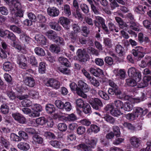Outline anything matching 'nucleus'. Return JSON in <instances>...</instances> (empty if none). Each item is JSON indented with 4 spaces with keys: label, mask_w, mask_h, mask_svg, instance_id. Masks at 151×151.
<instances>
[{
    "label": "nucleus",
    "mask_w": 151,
    "mask_h": 151,
    "mask_svg": "<svg viewBox=\"0 0 151 151\" xmlns=\"http://www.w3.org/2000/svg\"><path fill=\"white\" fill-rule=\"evenodd\" d=\"M44 136L47 138L50 139H55V134L53 133L48 131L45 132Z\"/></svg>",
    "instance_id": "6e6d98bb"
},
{
    "label": "nucleus",
    "mask_w": 151,
    "mask_h": 151,
    "mask_svg": "<svg viewBox=\"0 0 151 151\" xmlns=\"http://www.w3.org/2000/svg\"><path fill=\"white\" fill-rule=\"evenodd\" d=\"M88 102L92 107L96 110H99V107L103 106L101 101L97 98L90 99L88 100Z\"/></svg>",
    "instance_id": "0eeeda50"
},
{
    "label": "nucleus",
    "mask_w": 151,
    "mask_h": 151,
    "mask_svg": "<svg viewBox=\"0 0 151 151\" xmlns=\"http://www.w3.org/2000/svg\"><path fill=\"white\" fill-rule=\"evenodd\" d=\"M62 9L63 10V13L66 16L69 17L71 15V12L69 5L65 4L62 7Z\"/></svg>",
    "instance_id": "a878e982"
},
{
    "label": "nucleus",
    "mask_w": 151,
    "mask_h": 151,
    "mask_svg": "<svg viewBox=\"0 0 151 151\" xmlns=\"http://www.w3.org/2000/svg\"><path fill=\"white\" fill-rule=\"evenodd\" d=\"M80 8L82 11L85 14H87L89 12L88 7L85 4H81L80 5Z\"/></svg>",
    "instance_id": "09e8293b"
},
{
    "label": "nucleus",
    "mask_w": 151,
    "mask_h": 151,
    "mask_svg": "<svg viewBox=\"0 0 151 151\" xmlns=\"http://www.w3.org/2000/svg\"><path fill=\"white\" fill-rule=\"evenodd\" d=\"M140 139V138H137L133 136V147L140 148V146H141V141Z\"/></svg>",
    "instance_id": "b1692460"
},
{
    "label": "nucleus",
    "mask_w": 151,
    "mask_h": 151,
    "mask_svg": "<svg viewBox=\"0 0 151 151\" xmlns=\"http://www.w3.org/2000/svg\"><path fill=\"white\" fill-rule=\"evenodd\" d=\"M47 12L48 15L52 17L58 16L60 13L59 9L54 7H48Z\"/></svg>",
    "instance_id": "9d476101"
},
{
    "label": "nucleus",
    "mask_w": 151,
    "mask_h": 151,
    "mask_svg": "<svg viewBox=\"0 0 151 151\" xmlns=\"http://www.w3.org/2000/svg\"><path fill=\"white\" fill-rule=\"evenodd\" d=\"M35 38L42 45H45L46 43V39L45 36L41 34L36 35Z\"/></svg>",
    "instance_id": "f3484780"
},
{
    "label": "nucleus",
    "mask_w": 151,
    "mask_h": 151,
    "mask_svg": "<svg viewBox=\"0 0 151 151\" xmlns=\"http://www.w3.org/2000/svg\"><path fill=\"white\" fill-rule=\"evenodd\" d=\"M11 140L15 142H18L20 140L19 137L14 133H12L10 135Z\"/></svg>",
    "instance_id": "5fc2aeb1"
},
{
    "label": "nucleus",
    "mask_w": 151,
    "mask_h": 151,
    "mask_svg": "<svg viewBox=\"0 0 151 151\" xmlns=\"http://www.w3.org/2000/svg\"><path fill=\"white\" fill-rule=\"evenodd\" d=\"M58 22L66 29H69L70 23V19L65 17H61L59 19Z\"/></svg>",
    "instance_id": "6e6552de"
},
{
    "label": "nucleus",
    "mask_w": 151,
    "mask_h": 151,
    "mask_svg": "<svg viewBox=\"0 0 151 151\" xmlns=\"http://www.w3.org/2000/svg\"><path fill=\"white\" fill-rule=\"evenodd\" d=\"M86 51L88 53L91 55L98 56L99 54V52L97 50L91 47H88Z\"/></svg>",
    "instance_id": "c756f323"
},
{
    "label": "nucleus",
    "mask_w": 151,
    "mask_h": 151,
    "mask_svg": "<svg viewBox=\"0 0 151 151\" xmlns=\"http://www.w3.org/2000/svg\"><path fill=\"white\" fill-rule=\"evenodd\" d=\"M143 48L140 47H137L135 49H133V54L139 58H142L144 56Z\"/></svg>",
    "instance_id": "9b49d317"
},
{
    "label": "nucleus",
    "mask_w": 151,
    "mask_h": 151,
    "mask_svg": "<svg viewBox=\"0 0 151 151\" xmlns=\"http://www.w3.org/2000/svg\"><path fill=\"white\" fill-rule=\"evenodd\" d=\"M28 17L29 19L32 22H37V18L35 14L32 12L29 13L28 14Z\"/></svg>",
    "instance_id": "338daca9"
},
{
    "label": "nucleus",
    "mask_w": 151,
    "mask_h": 151,
    "mask_svg": "<svg viewBox=\"0 0 151 151\" xmlns=\"http://www.w3.org/2000/svg\"><path fill=\"white\" fill-rule=\"evenodd\" d=\"M89 90V88L86 83L82 81L78 82V90L77 91L78 95L86 99L87 97V95L84 93L88 92Z\"/></svg>",
    "instance_id": "7ed1b4c3"
},
{
    "label": "nucleus",
    "mask_w": 151,
    "mask_h": 151,
    "mask_svg": "<svg viewBox=\"0 0 151 151\" xmlns=\"http://www.w3.org/2000/svg\"><path fill=\"white\" fill-rule=\"evenodd\" d=\"M29 61L30 64L32 66L35 67L37 66L38 63L35 56H31L30 57Z\"/></svg>",
    "instance_id": "58836bf2"
},
{
    "label": "nucleus",
    "mask_w": 151,
    "mask_h": 151,
    "mask_svg": "<svg viewBox=\"0 0 151 151\" xmlns=\"http://www.w3.org/2000/svg\"><path fill=\"white\" fill-rule=\"evenodd\" d=\"M104 118L106 121L111 123L114 122V119L108 114H106L104 116Z\"/></svg>",
    "instance_id": "69168bd1"
},
{
    "label": "nucleus",
    "mask_w": 151,
    "mask_h": 151,
    "mask_svg": "<svg viewBox=\"0 0 151 151\" xmlns=\"http://www.w3.org/2000/svg\"><path fill=\"white\" fill-rule=\"evenodd\" d=\"M77 113H81V111L83 110L85 113H90L91 112V107L90 105L88 104H85L82 108H76Z\"/></svg>",
    "instance_id": "2eb2a0df"
},
{
    "label": "nucleus",
    "mask_w": 151,
    "mask_h": 151,
    "mask_svg": "<svg viewBox=\"0 0 151 151\" xmlns=\"http://www.w3.org/2000/svg\"><path fill=\"white\" fill-rule=\"evenodd\" d=\"M49 25L52 29L57 31H60L61 30V27L57 22H50L49 23Z\"/></svg>",
    "instance_id": "5701e85b"
},
{
    "label": "nucleus",
    "mask_w": 151,
    "mask_h": 151,
    "mask_svg": "<svg viewBox=\"0 0 151 151\" xmlns=\"http://www.w3.org/2000/svg\"><path fill=\"white\" fill-rule=\"evenodd\" d=\"M113 129L114 132V134L116 137H119L120 134V132L119 128L117 126H114L113 127Z\"/></svg>",
    "instance_id": "3c124183"
},
{
    "label": "nucleus",
    "mask_w": 151,
    "mask_h": 151,
    "mask_svg": "<svg viewBox=\"0 0 151 151\" xmlns=\"http://www.w3.org/2000/svg\"><path fill=\"white\" fill-rule=\"evenodd\" d=\"M72 28L74 32L76 33L80 32V28L78 24H73L72 25Z\"/></svg>",
    "instance_id": "774afa93"
},
{
    "label": "nucleus",
    "mask_w": 151,
    "mask_h": 151,
    "mask_svg": "<svg viewBox=\"0 0 151 151\" xmlns=\"http://www.w3.org/2000/svg\"><path fill=\"white\" fill-rule=\"evenodd\" d=\"M79 60L81 62H86L89 58V56L85 49H78L76 52Z\"/></svg>",
    "instance_id": "39448f33"
},
{
    "label": "nucleus",
    "mask_w": 151,
    "mask_h": 151,
    "mask_svg": "<svg viewBox=\"0 0 151 151\" xmlns=\"http://www.w3.org/2000/svg\"><path fill=\"white\" fill-rule=\"evenodd\" d=\"M81 30L85 34L83 35L84 36L86 37L90 33V30L88 27L85 25L82 26L81 27Z\"/></svg>",
    "instance_id": "c03bdc74"
},
{
    "label": "nucleus",
    "mask_w": 151,
    "mask_h": 151,
    "mask_svg": "<svg viewBox=\"0 0 151 151\" xmlns=\"http://www.w3.org/2000/svg\"><path fill=\"white\" fill-rule=\"evenodd\" d=\"M34 51L36 54L39 56H44L45 55L44 50L40 47H35Z\"/></svg>",
    "instance_id": "c85d7f7f"
},
{
    "label": "nucleus",
    "mask_w": 151,
    "mask_h": 151,
    "mask_svg": "<svg viewBox=\"0 0 151 151\" xmlns=\"http://www.w3.org/2000/svg\"><path fill=\"white\" fill-rule=\"evenodd\" d=\"M58 128L60 131L65 132L67 129V126L65 123H60L58 125Z\"/></svg>",
    "instance_id": "49530a36"
},
{
    "label": "nucleus",
    "mask_w": 151,
    "mask_h": 151,
    "mask_svg": "<svg viewBox=\"0 0 151 151\" xmlns=\"http://www.w3.org/2000/svg\"><path fill=\"white\" fill-rule=\"evenodd\" d=\"M117 75L121 79H124L125 78L126 72L124 69H121L117 73Z\"/></svg>",
    "instance_id": "a18cd8bd"
},
{
    "label": "nucleus",
    "mask_w": 151,
    "mask_h": 151,
    "mask_svg": "<svg viewBox=\"0 0 151 151\" xmlns=\"http://www.w3.org/2000/svg\"><path fill=\"white\" fill-rule=\"evenodd\" d=\"M36 122L38 124L43 125L47 122V121L44 117H41L37 119Z\"/></svg>",
    "instance_id": "13d9d810"
},
{
    "label": "nucleus",
    "mask_w": 151,
    "mask_h": 151,
    "mask_svg": "<svg viewBox=\"0 0 151 151\" xmlns=\"http://www.w3.org/2000/svg\"><path fill=\"white\" fill-rule=\"evenodd\" d=\"M9 7L10 14L14 17H22L24 11L22 9L21 3L18 0H4Z\"/></svg>",
    "instance_id": "f257e3e1"
},
{
    "label": "nucleus",
    "mask_w": 151,
    "mask_h": 151,
    "mask_svg": "<svg viewBox=\"0 0 151 151\" xmlns=\"http://www.w3.org/2000/svg\"><path fill=\"white\" fill-rule=\"evenodd\" d=\"M32 139L34 142L38 144H41L43 142V139L38 135H34Z\"/></svg>",
    "instance_id": "c9c22d12"
},
{
    "label": "nucleus",
    "mask_w": 151,
    "mask_h": 151,
    "mask_svg": "<svg viewBox=\"0 0 151 151\" xmlns=\"http://www.w3.org/2000/svg\"><path fill=\"white\" fill-rule=\"evenodd\" d=\"M50 50L52 52L57 54L60 51V47L56 44H52L50 45Z\"/></svg>",
    "instance_id": "cd10ccee"
},
{
    "label": "nucleus",
    "mask_w": 151,
    "mask_h": 151,
    "mask_svg": "<svg viewBox=\"0 0 151 151\" xmlns=\"http://www.w3.org/2000/svg\"><path fill=\"white\" fill-rule=\"evenodd\" d=\"M115 50L119 56H122L125 54V52L124 48L120 45H116Z\"/></svg>",
    "instance_id": "393cba45"
},
{
    "label": "nucleus",
    "mask_w": 151,
    "mask_h": 151,
    "mask_svg": "<svg viewBox=\"0 0 151 151\" xmlns=\"http://www.w3.org/2000/svg\"><path fill=\"white\" fill-rule=\"evenodd\" d=\"M32 109L34 112H38L41 111L42 110L41 106L39 104H35L32 107Z\"/></svg>",
    "instance_id": "bf43d9fd"
},
{
    "label": "nucleus",
    "mask_w": 151,
    "mask_h": 151,
    "mask_svg": "<svg viewBox=\"0 0 151 151\" xmlns=\"http://www.w3.org/2000/svg\"><path fill=\"white\" fill-rule=\"evenodd\" d=\"M46 70L45 64L43 62H41L40 63L39 66V71L41 73H44Z\"/></svg>",
    "instance_id": "ea45409f"
},
{
    "label": "nucleus",
    "mask_w": 151,
    "mask_h": 151,
    "mask_svg": "<svg viewBox=\"0 0 151 151\" xmlns=\"http://www.w3.org/2000/svg\"><path fill=\"white\" fill-rule=\"evenodd\" d=\"M108 26L110 31H115L116 32H117L119 31V29L116 27L115 25L112 22H109L108 23Z\"/></svg>",
    "instance_id": "37998d69"
},
{
    "label": "nucleus",
    "mask_w": 151,
    "mask_h": 151,
    "mask_svg": "<svg viewBox=\"0 0 151 151\" xmlns=\"http://www.w3.org/2000/svg\"><path fill=\"white\" fill-rule=\"evenodd\" d=\"M100 128L95 124H91L90 126V128L88 130L89 132H93L96 133L99 131Z\"/></svg>",
    "instance_id": "473e14b6"
},
{
    "label": "nucleus",
    "mask_w": 151,
    "mask_h": 151,
    "mask_svg": "<svg viewBox=\"0 0 151 151\" xmlns=\"http://www.w3.org/2000/svg\"><path fill=\"white\" fill-rule=\"evenodd\" d=\"M17 147L23 151H27L30 148L29 144L26 142H21L19 143L17 145Z\"/></svg>",
    "instance_id": "a211bd4d"
},
{
    "label": "nucleus",
    "mask_w": 151,
    "mask_h": 151,
    "mask_svg": "<svg viewBox=\"0 0 151 151\" xmlns=\"http://www.w3.org/2000/svg\"><path fill=\"white\" fill-rule=\"evenodd\" d=\"M12 45L22 53H27L26 49L24 47L22 46L19 43L14 41L12 44Z\"/></svg>",
    "instance_id": "dca6fc26"
},
{
    "label": "nucleus",
    "mask_w": 151,
    "mask_h": 151,
    "mask_svg": "<svg viewBox=\"0 0 151 151\" xmlns=\"http://www.w3.org/2000/svg\"><path fill=\"white\" fill-rule=\"evenodd\" d=\"M115 19L116 22L119 25L120 28L124 29L123 26L126 27V24L124 23L120 17H115Z\"/></svg>",
    "instance_id": "a19ab883"
},
{
    "label": "nucleus",
    "mask_w": 151,
    "mask_h": 151,
    "mask_svg": "<svg viewBox=\"0 0 151 151\" xmlns=\"http://www.w3.org/2000/svg\"><path fill=\"white\" fill-rule=\"evenodd\" d=\"M1 110L3 113H7L9 111L8 106L5 104H3L1 106Z\"/></svg>",
    "instance_id": "680f3d73"
},
{
    "label": "nucleus",
    "mask_w": 151,
    "mask_h": 151,
    "mask_svg": "<svg viewBox=\"0 0 151 151\" xmlns=\"http://www.w3.org/2000/svg\"><path fill=\"white\" fill-rule=\"evenodd\" d=\"M58 69L60 72L65 74H68L70 72L68 68L63 66L58 67Z\"/></svg>",
    "instance_id": "f704fd0d"
},
{
    "label": "nucleus",
    "mask_w": 151,
    "mask_h": 151,
    "mask_svg": "<svg viewBox=\"0 0 151 151\" xmlns=\"http://www.w3.org/2000/svg\"><path fill=\"white\" fill-rule=\"evenodd\" d=\"M99 95L102 98L106 100H108L109 97V96L105 92L102 91H99Z\"/></svg>",
    "instance_id": "8fccbe9b"
},
{
    "label": "nucleus",
    "mask_w": 151,
    "mask_h": 151,
    "mask_svg": "<svg viewBox=\"0 0 151 151\" xmlns=\"http://www.w3.org/2000/svg\"><path fill=\"white\" fill-rule=\"evenodd\" d=\"M27 61V58L24 55L21 54L18 56L17 63L20 68L24 69H26L28 67Z\"/></svg>",
    "instance_id": "423d86ee"
},
{
    "label": "nucleus",
    "mask_w": 151,
    "mask_h": 151,
    "mask_svg": "<svg viewBox=\"0 0 151 151\" xmlns=\"http://www.w3.org/2000/svg\"><path fill=\"white\" fill-rule=\"evenodd\" d=\"M12 116L16 120L20 123H24L25 122V118L20 114H12Z\"/></svg>",
    "instance_id": "6ab92c4d"
},
{
    "label": "nucleus",
    "mask_w": 151,
    "mask_h": 151,
    "mask_svg": "<svg viewBox=\"0 0 151 151\" xmlns=\"http://www.w3.org/2000/svg\"><path fill=\"white\" fill-rule=\"evenodd\" d=\"M53 118L54 119H58V120L61 121H64L66 120V117L64 116L61 115L60 114H53Z\"/></svg>",
    "instance_id": "864d4df0"
},
{
    "label": "nucleus",
    "mask_w": 151,
    "mask_h": 151,
    "mask_svg": "<svg viewBox=\"0 0 151 151\" xmlns=\"http://www.w3.org/2000/svg\"><path fill=\"white\" fill-rule=\"evenodd\" d=\"M151 80V76H145L143 78V83L138 85L137 87L139 88H142L146 87L149 84V82Z\"/></svg>",
    "instance_id": "412c9836"
},
{
    "label": "nucleus",
    "mask_w": 151,
    "mask_h": 151,
    "mask_svg": "<svg viewBox=\"0 0 151 151\" xmlns=\"http://www.w3.org/2000/svg\"><path fill=\"white\" fill-rule=\"evenodd\" d=\"M23 81L25 84L30 87H33L35 85V81L32 77L27 76L24 78Z\"/></svg>",
    "instance_id": "4468645a"
},
{
    "label": "nucleus",
    "mask_w": 151,
    "mask_h": 151,
    "mask_svg": "<svg viewBox=\"0 0 151 151\" xmlns=\"http://www.w3.org/2000/svg\"><path fill=\"white\" fill-rule=\"evenodd\" d=\"M50 143L53 147L56 148H60L63 146L61 142L56 140L51 141Z\"/></svg>",
    "instance_id": "bb28decb"
},
{
    "label": "nucleus",
    "mask_w": 151,
    "mask_h": 151,
    "mask_svg": "<svg viewBox=\"0 0 151 151\" xmlns=\"http://www.w3.org/2000/svg\"><path fill=\"white\" fill-rule=\"evenodd\" d=\"M28 96L25 95H18L17 97L20 100L24 99L22 101V104L24 106L28 107L31 105L32 102L30 100L27 99L28 98Z\"/></svg>",
    "instance_id": "1a4fd4ad"
},
{
    "label": "nucleus",
    "mask_w": 151,
    "mask_h": 151,
    "mask_svg": "<svg viewBox=\"0 0 151 151\" xmlns=\"http://www.w3.org/2000/svg\"><path fill=\"white\" fill-rule=\"evenodd\" d=\"M45 109L47 112L48 113H52L55 112V108L54 106L52 104H48L45 106Z\"/></svg>",
    "instance_id": "7c9ffc66"
},
{
    "label": "nucleus",
    "mask_w": 151,
    "mask_h": 151,
    "mask_svg": "<svg viewBox=\"0 0 151 151\" xmlns=\"http://www.w3.org/2000/svg\"><path fill=\"white\" fill-rule=\"evenodd\" d=\"M133 110L135 113H146L147 112V109H145L143 111V109L139 107H134Z\"/></svg>",
    "instance_id": "4d7b16f0"
},
{
    "label": "nucleus",
    "mask_w": 151,
    "mask_h": 151,
    "mask_svg": "<svg viewBox=\"0 0 151 151\" xmlns=\"http://www.w3.org/2000/svg\"><path fill=\"white\" fill-rule=\"evenodd\" d=\"M59 61L63 65L67 66L69 65V62L68 61L67 58L62 57H60L58 58Z\"/></svg>",
    "instance_id": "4c0bfd02"
},
{
    "label": "nucleus",
    "mask_w": 151,
    "mask_h": 151,
    "mask_svg": "<svg viewBox=\"0 0 151 151\" xmlns=\"http://www.w3.org/2000/svg\"><path fill=\"white\" fill-rule=\"evenodd\" d=\"M10 29L14 32L20 34L21 32V30L19 27L15 25H12L10 26Z\"/></svg>",
    "instance_id": "de8ad7c7"
},
{
    "label": "nucleus",
    "mask_w": 151,
    "mask_h": 151,
    "mask_svg": "<svg viewBox=\"0 0 151 151\" xmlns=\"http://www.w3.org/2000/svg\"><path fill=\"white\" fill-rule=\"evenodd\" d=\"M46 35L49 39L58 44L61 46L65 45V42L63 39L58 36L54 31L52 30H49L46 33Z\"/></svg>",
    "instance_id": "f03ea898"
},
{
    "label": "nucleus",
    "mask_w": 151,
    "mask_h": 151,
    "mask_svg": "<svg viewBox=\"0 0 151 151\" xmlns=\"http://www.w3.org/2000/svg\"><path fill=\"white\" fill-rule=\"evenodd\" d=\"M66 119L65 120H68L69 121H74L77 119L76 116L74 114H70L66 117Z\"/></svg>",
    "instance_id": "052dcab7"
},
{
    "label": "nucleus",
    "mask_w": 151,
    "mask_h": 151,
    "mask_svg": "<svg viewBox=\"0 0 151 151\" xmlns=\"http://www.w3.org/2000/svg\"><path fill=\"white\" fill-rule=\"evenodd\" d=\"M141 77V74L139 72H136L134 74V76H133V86L138 84L137 83L140 81Z\"/></svg>",
    "instance_id": "aec40b11"
},
{
    "label": "nucleus",
    "mask_w": 151,
    "mask_h": 151,
    "mask_svg": "<svg viewBox=\"0 0 151 151\" xmlns=\"http://www.w3.org/2000/svg\"><path fill=\"white\" fill-rule=\"evenodd\" d=\"M46 21L45 16L42 14L37 15V21L40 23H45Z\"/></svg>",
    "instance_id": "79ce46f5"
},
{
    "label": "nucleus",
    "mask_w": 151,
    "mask_h": 151,
    "mask_svg": "<svg viewBox=\"0 0 151 151\" xmlns=\"http://www.w3.org/2000/svg\"><path fill=\"white\" fill-rule=\"evenodd\" d=\"M97 142V138L95 137H92L89 141L88 144L90 145L92 148L94 149L96 146Z\"/></svg>",
    "instance_id": "72a5a7b5"
},
{
    "label": "nucleus",
    "mask_w": 151,
    "mask_h": 151,
    "mask_svg": "<svg viewBox=\"0 0 151 151\" xmlns=\"http://www.w3.org/2000/svg\"><path fill=\"white\" fill-rule=\"evenodd\" d=\"M104 43L106 46L108 47H111L112 46L111 40L108 38H104Z\"/></svg>",
    "instance_id": "e2e57ef3"
},
{
    "label": "nucleus",
    "mask_w": 151,
    "mask_h": 151,
    "mask_svg": "<svg viewBox=\"0 0 151 151\" xmlns=\"http://www.w3.org/2000/svg\"><path fill=\"white\" fill-rule=\"evenodd\" d=\"M29 95L32 99H37L39 97L38 93L34 91H29Z\"/></svg>",
    "instance_id": "603ef678"
},
{
    "label": "nucleus",
    "mask_w": 151,
    "mask_h": 151,
    "mask_svg": "<svg viewBox=\"0 0 151 151\" xmlns=\"http://www.w3.org/2000/svg\"><path fill=\"white\" fill-rule=\"evenodd\" d=\"M104 109L105 112L107 113H120V111L117 109H115L112 105L108 104Z\"/></svg>",
    "instance_id": "f8f14e48"
},
{
    "label": "nucleus",
    "mask_w": 151,
    "mask_h": 151,
    "mask_svg": "<svg viewBox=\"0 0 151 151\" xmlns=\"http://www.w3.org/2000/svg\"><path fill=\"white\" fill-rule=\"evenodd\" d=\"M114 104L117 108H115V109H117L120 111V109H122L123 108V104L122 101L118 100H115L114 101Z\"/></svg>",
    "instance_id": "e433bc0d"
},
{
    "label": "nucleus",
    "mask_w": 151,
    "mask_h": 151,
    "mask_svg": "<svg viewBox=\"0 0 151 151\" xmlns=\"http://www.w3.org/2000/svg\"><path fill=\"white\" fill-rule=\"evenodd\" d=\"M55 104L56 106L60 109L63 108L64 104L60 100H57L55 101Z\"/></svg>",
    "instance_id": "0e129e2a"
},
{
    "label": "nucleus",
    "mask_w": 151,
    "mask_h": 151,
    "mask_svg": "<svg viewBox=\"0 0 151 151\" xmlns=\"http://www.w3.org/2000/svg\"><path fill=\"white\" fill-rule=\"evenodd\" d=\"M76 148L78 150L82 149L84 151H92L93 149L90 145L85 144L78 145L76 146Z\"/></svg>",
    "instance_id": "4be33fe9"
},
{
    "label": "nucleus",
    "mask_w": 151,
    "mask_h": 151,
    "mask_svg": "<svg viewBox=\"0 0 151 151\" xmlns=\"http://www.w3.org/2000/svg\"><path fill=\"white\" fill-rule=\"evenodd\" d=\"M44 83L47 87H51L54 89H58L60 86V83L53 78L47 79L44 81Z\"/></svg>",
    "instance_id": "20e7f679"
},
{
    "label": "nucleus",
    "mask_w": 151,
    "mask_h": 151,
    "mask_svg": "<svg viewBox=\"0 0 151 151\" xmlns=\"http://www.w3.org/2000/svg\"><path fill=\"white\" fill-rule=\"evenodd\" d=\"M4 70L6 71H11L13 69V67L12 63L9 62H5L3 65Z\"/></svg>",
    "instance_id": "2f4dec72"
},
{
    "label": "nucleus",
    "mask_w": 151,
    "mask_h": 151,
    "mask_svg": "<svg viewBox=\"0 0 151 151\" xmlns=\"http://www.w3.org/2000/svg\"><path fill=\"white\" fill-rule=\"evenodd\" d=\"M89 70L91 74L96 77H99L103 74L102 70L99 68L91 67Z\"/></svg>",
    "instance_id": "ddd939ff"
}]
</instances>
